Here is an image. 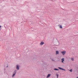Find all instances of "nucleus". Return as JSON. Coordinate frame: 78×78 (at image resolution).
<instances>
[{
	"mask_svg": "<svg viewBox=\"0 0 78 78\" xmlns=\"http://www.w3.org/2000/svg\"><path fill=\"white\" fill-rule=\"evenodd\" d=\"M61 61H62L61 62L62 63H64V58H62V59H61Z\"/></svg>",
	"mask_w": 78,
	"mask_h": 78,
	"instance_id": "nucleus-6",
	"label": "nucleus"
},
{
	"mask_svg": "<svg viewBox=\"0 0 78 78\" xmlns=\"http://www.w3.org/2000/svg\"><path fill=\"white\" fill-rule=\"evenodd\" d=\"M76 78H78V76Z\"/></svg>",
	"mask_w": 78,
	"mask_h": 78,
	"instance_id": "nucleus-16",
	"label": "nucleus"
},
{
	"mask_svg": "<svg viewBox=\"0 0 78 78\" xmlns=\"http://www.w3.org/2000/svg\"><path fill=\"white\" fill-rule=\"evenodd\" d=\"M56 44H57L58 45H59V41H57Z\"/></svg>",
	"mask_w": 78,
	"mask_h": 78,
	"instance_id": "nucleus-7",
	"label": "nucleus"
},
{
	"mask_svg": "<svg viewBox=\"0 0 78 78\" xmlns=\"http://www.w3.org/2000/svg\"><path fill=\"white\" fill-rule=\"evenodd\" d=\"M44 44V42L43 41H42L40 43V45H42Z\"/></svg>",
	"mask_w": 78,
	"mask_h": 78,
	"instance_id": "nucleus-4",
	"label": "nucleus"
},
{
	"mask_svg": "<svg viewBox=\"0 0 78 78\" xmlns=\"http://www.w3.org/2000/svg\"><path fill=\"white\" fill-rule=\"evenodd\" d=\"M19 66L17 65H16V69L18 70H19Z\"/></svg>",
	"mask_w": 78,
	"mask_h": 78,
	"instance_id": "nucleus-5",
	"label": "nucleus"
},
{
	"mask_svg": "<svg viewBox=\"0 0 78 78\" xmlns=\"http://www.w3.org/2000/svg\"><path fill=\"white\" fill-rule=\"evenodd\" d=\"M69 71L70 72H72V69H71Z\"/></svg>",
	"mask_w": 78,
	"mask_h": 78,
	"instance_id": "nucleus-14",
	"label": "nucleus"
},
{
	"mask_svg": "<svg viewBox=\"0 0 78 78\" xmlns=\"http://www.w3.org/2000/svg\"><path fill=\"white\" fill-rule=\"evenodd\" d=\"M59 28H62V26L60 25L59 26Z\"/></svg>",
	"mask_w": 78,
	"mask_h": 78,
	"instance_id": "nucleus-12",
	"label": "nucleus"
},
{
	"mask_svg": "<svg viewBox=\"0 0 78 78\" xmlns=\"http://www.w3.org/2000/svg\"><path fill=\"white\" fill-rule=\"evenodd\" d=\"M56 76H57V78H58V74H56Z\"/></svg>",
	"mask_w": 78,
	"mask_h": 78,
	"instance_id": "nucleus-13",
	"label": "nucleus"
},
{
	"mask_svg": "<svg viewBox=\"0 0 78 78\" xmlns=\"http://www.w3.org/2000/svg\"><path fill=\"white\" fill-rule=\"evenodd\" d=\"M59 51H56V55H59Z\"/></svg>",
	"mask_w": 78,
	"mask_h": 78,
	"instance_id": "nucleus-8",
	"label": "nucleus"
},
{
	"mask_svg": "<svg viewBox=\"0 0 78 78\" xmlns=\"http://www.w3.org/2000/svg\"><path fill=\"white\" fill-rule=\"evenodd\" d=\"M54 70H56V71L59 70V69H56V68L54 69Z\"/></svg>",
	"mask_w": 78,
	"mask_h": 78,
	"instance_id": "nucleus-10",
	"label": "nucleus"
},
{
	"mask_svg": "<svg viewBox=\"0 0 78 78\" xmlns=\"http://www.w3.org/2000/svg\"><path fill=\"white\" fill-rule=\"evenodd\" d=\"M1 29H2V26L0 25V30H1Z\"/></svg>",
	"mask_w": 78,
	"mask_h": 78,
	"instance_id": "nucleus-15",
	"label": "nucleus"
},
{
	"mask_svg": "<svg viewBox=\"0 0 78 78\" xmlns=\"http://www.w3.org/2000/svg\"><path fill=\"white\" fill-rule=\"evenodd\" d=\"M71 59L73 61H74V58H71Z\"/></svg>",
	"mask_w": 78,
	"mask_h": 78,
	"instance_id": "nucleus-11",
	"label": "nucleus"
},
{
	"mask_svg": "<svg viewBox=\"0 0 78 78\" xmlns=\"http://www.w3.org/2000/svg\"><path fill=\"white\" fill-rule=\"evenodd\" d=\"M61 53L62 54V55H65V54L66 53V51H62L61 52Z\"/></svg>",
	"mask_w": 78,
	"mask_h": 78,
	"instance_id": "nucleus-2",
	"label": "nucleus"
},
{
	"mask_svg": "<svg viewBox=\"0 0 78 78\" xmlns=\"http://www.w3.org/2000/svg\"><path fill=\"white\" fill-rule=\"evenodd\" d=\"M58 69H60V70H64V71H66V70L60 67H58Z\"/></svg>",
	"mask_w": 78,
	"mask_h": 78,
	"instance_id": "nucleus-3",
	"label": "nucleus"
},
{
	"mask_svg": "<svg viewBox=\"0 0 78 78\" xmlns=\"http://www.w3.org/2000/svg\"><path fill=\"white\" fill-rule=\"evenodd\" d=\"M16 73L17 71H16V70H15L13 73V74L12 76V78H14V77H15V76H16Z\"/></svg>",
	"mask_w": 78,
	"mask_h": 78,
	"instance_id": "nucleus-1",
	"label": "nucleus"
},
{
	"mask_svg": "<svg viewBox=\"0 0 78 78\" xmlns=\"http://www.w3.org/2000/svg\"><path fill=\"white\" fill-rule=\"evenodd\" d=\"M50 74H48V75H47V76L46 77V78H49V77H50Z\"/></svg>",
	"mask_w": 78,
	"mask_h": 78,
	"instance_id": "nucleus-9",
	"label": "nucleus"
}]
</instances>
